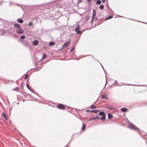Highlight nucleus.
<instances>
[{"label":"nucleus","instance_id":"nucleus-10","mask_svg":"<svg viewBox=\"0 0 147 147\" xmlns=\"http://www.w3.org/2000/svg\"><path fill=\"white\" fill-rule=\"evenodd\" d=\"M14 26L16 28V29L20 28V25L18 24H15L14 25Z\"/></svg>","mask_w":147,"mask_h":147},{"label":"nucleus","instance_id":"nucleus-19","mask_svg":"<svg viewBox=\"0 0 147 147\" xmlns=\"http://www.w3.org/2000/svg\"><path fill=\"white\" fill-rule=\"evenodd\" d=\"M26 87L30 90L32 91V89L30 86L29 85L27 84H26Z\"/></svg>","mask_w":147,"mask_h":147},{"label":"nucleus","instance_id":"nucleus-24","mask_svg":"<svg viewBox=\"0 0 147 147\" xmlns=\"http://www.w3.org/2000/svg\"><path fill=\"white\" fill-rule=\"evenodd\" d=\"M90 107L92 109H94L96 108V107L95 106L93 105H91Z\"/></svg>","mask_w":147,"mask_h":147},{"label":"nucleus","instance_id":"nucleus-39","mask_svg":"<svg viewBox=\"0 0 147 147\" xmlns=\"http://www.w3.org/2000/svg\"><path fill=\"white\" fill-rule=\"evenodd\" d=\"M16 89H17V88H16L15 89V90H16Z\"/></svg>","mask_w":147,"mask_h":147},{"label":"nucleus","instance_id":"nucleus-5","mask_svg":"<svg viewBox=\"0 0 147 147\" xmlns=\"http://www.w3.org/2000/svg\"><path fill=\"white\" fill-rule=\"evenodd\" d=\"M70 44V42L69 41L65 43L62 45V49H64L66 47L68 46Z\"/></svg>","mask_w":147,"mask_h":147},{"label":"nucleus","instance_id":"nucleus-9","mask_svg":"<svg viewBox=\"0 0 147 147\" xmlns=\"http://www.w3.org/2000/svg\"><path fill=\"white\" fill-rule=\"evenodd\" d=\"M38 43V42L37 40H35L33 41V45L36 46L37 45Z\"/></svg>","mask_w":147,"mask_h":147},{"label":"nucleus","instance_id":"nucleus-13","mask_svg":"<svg viewBox=\"0 0 147 147\" xmlns=\"http://www.w3.org/2000/svg\"><path fill=\"white\" fill-rule=\"evenodd\" d=\"M99 111L98 109H95L94 110H91V111L93 113H96L99 112Z\"/></svg>","mask_w":147,"mask_h":147},{"label":"nucleus","instance_id":"nucleus-25","mask_svg":"<svg viewBox=\"0 0 147 147\" xmlns=\"http://www.w3.org/2000/svg\"><path fill=\"white\" fill-rule=\"evenodd\" d=\"M107 108L109 110H112L113 109V108L111 107H107Z\"/></svg>","mask_w":147,"mask_h":147},{"label":"nucleus","instance_id":"nucleus-22","mask_svg":"<svg viewBox=\"0 0 147 147\" xmlns=\"http://www.w3.org/2000/svg\"><path fill=\"white\" fill-rule=\"evenodd\" d=\"M46 56V55L45 54H44L43 55V57L41 59V61L44 58H45Z\"/></svg>","mask_w":147,"mask_h":147},{"label":"nucleus","instance_id":"nucleus-33","mask_svg":"<svg viewBox=\"0 0 147 147\" xmlns=\"http://www.w3.org/2000/svg\"><path fill=\"white\" fill-rule=\"evenodd\" d=\"M91 0H87V1L88 2H91Z\"/></svg>","mask_w":147,"mask_h":147},{"label":"nucleus","instance_id":"nucleus-20","mask_svg":"<svg viewBox=\"0 0 147 147\" xmlns=\"http://www.w3.org/2000/svg\"><path fill=\"white\" fill-rule=\"evenodd\" d=\"M26 37L25 36L22 35L20 36V38L22 39H25Z\"/></svg>","mask_w":147,"mask_h":147},{"label":"nucleus","instance_id":"nucleus-37","mask_svg":"<svg viewBox=\"0 0 147 147\" xmlns=\"http://www.w3.org/2000/svg\"><path fill=\"white\" fill-rule=\"evenodd\" d=\"M65 147H68V146H66Z\"/></svg>","mask_w":147,"mask_h":147},{"label":"nucleus","instance_id":"nucleus-23","mask_svg":"<svg viewBox=\"0 0 147 147\" xmlns=\"http://www.w3.org/2000/svg\"><path fill=\"white\" fill-rule=\"evenodd\" d=\"M100 8L101 9H102L104 8V6L103 5H101L100 6Z\"/></svg>","mask_w":147,"mask_h":147},{"label":"nucleus","instance_id":"nucleus-3","mask_svg":"<svg viewBox=\"0 0 147 147\" xmlns=\"http://www.w3.org/2000/svg\"><path fill=\"white\" fill-rule=\"evenodd\" d=\"M80 28V25L79 24L77 25L75 29V31L78 34H79L81 32L79 30Z\"/></svg>","mask_w":147,"mask_h":147},{"label":"nucleus","instance_id":"nucleus-1","mask_svg":"<svg viewBox=\"0 0 147 147\" xmlns=\"http://www.w3.org/2000/svg\"><path fill=\"white\" fill-rule=\"evenodd\" d=\"M127 127L133 130H139V129L132 123H130L127 126Z\"/></svg>","mask_w":147,"mask_h":147},{"label":"nucleus","instance_id":"nucleus-27","mask_svg":"<svg viewBox=\"0 0 147 147\" xmlns=\"http://www.w3.org/2000/svg\"><path fill=\"white\" fill-rule=\"evenodd\" d=\"M3 117H4V119H6L7 120V118H6V116L5 114H4L3 115Z\"/></svg>","mask_w":147,"mask_h":147},{"label":"nucleus","instance_id":"nucleus-2","mask_svg":"<svg viewBox=\"0 0 147 147\" xmlns=\"http://www.w3.org/2000/svg\"><path fill=\"white\" fill-rule=\"evenodd\" d=\"M99 115H100L102 116V117L100 118V119L102 121H104L105 119L106 114L103 111L100 112L99 113Z\"/></svg>","mask_w":147,"mask_h":147},{"label":"nucleus","instance_id":"nucleus-35","mask_svg":"<svg viewBox=\"0 0 147 147\" xmlns=\"http://www.w3.org/2000/svg\"><path fill=\"white\" fill-rule=\"evenodd\" d=\"M117 82V81L116 80L114 82L115 83H116Z\"/></svg>","mask_w":147,"mask_h":147},{"label":"nucleus","instance_id":"nucleus-30","mask_svg":"<svg viewBox=\"0 0 147 147\" xmlns=\"http://www.w3.org/2000/svg\"><path fill=\"white\" fill-rule=\"evenodd\" d=\"M25 45L26 46H28L29 45V44L28 43H26Z\"/></svg>","mask_w":147,"mask_h":147},{"label":"nucleus","instance_id":"nucleus-34","mask_svg":"<svg viewBox=\"0 0 147 147\" xmlns=\"http://www.w3.org/2000/svg\"><path fill=\"white\" fill-rule=\"evenodd\" d=\"M89 111H89V110H86V112H89Z\"/></svg>","mask_w":147,"mask_h":147},{"label":"nucleus","instance_id":"nucleus-8","mask_svg":"<svg viewBox=\"0 0 147 147\" xmlns=\"http://www.w3.org/2000/svg\"><path fill=\"white\" fill-rule=\"evenodd\" d=\"M99 117L98 116H96L91 118L89 120V121H91L92 120H96L99 119Z\"/></svg>","mask_w":147,"mask_h":147},{"label":"nucleus","instance_id":"nucleus-14","mask_svg":"<svg viewBox=\"0 0 147 147\" xmlns=\"http://www.w3.org/2000/svg\"><path fill=\"white\" fill-rule=\"evenodd\" d=\"M108 117L109 119H111L113 118V115L109 113L108 114Z\"/></svg>","mask_w":147,"mask_h":147},{"label":"nucleus","instance_id":"nucleus-15","mask_svg":"<svg viewBox=\"0 0 147 147\" xmlns=\"http://www.w3.org/2000/svg\"><path fill=\"white\" fill-rule=\"evenodd\" d=\"M86 125L84 124H82V131H83L85 129V128L86 127Z\"/></svg>","mask_w":147,"mask_h":147},{"label":"nucleus","instance_id":"nucleus-11","mask_svg":"<svg viewBox=\"0 0 147 147\" xmlns=\"http://www.w3.org/2000/svg\"><path fill=\"white\" fill-rule=\"evenodd\" d=\"M121 110L122 112H125L127 111V109L125 108H121Z\"/></svg>","mask_w":147,"mask_h":147},{"label":"nucleus","instance_id":"nucleus-6","mask_svg":"<svg viewBox=\"0 0 147 147\" xmlns=\"http://www.w3.org/2000/svg\"><path fill=\"white\" fill-rule=\"evenodd\" d=\"M57 107L59 109H65V107L64 105L61 104H59L57 105Z\"/></svg>","mask_w":147,"mask_h":147},{"label":"nucleus","instance_id":"nucleus-7","mask_svg":"<svg viewBox=\"0 0 147 147\" xmlns=\"http://www.w3.org/2000/svg\"><path fill=\"white\" fill-rule=\"evenodd\" d=\"M96 16V11L95 10H93V14L92 17V19L91 20V22H92L94 20V18Z\"/></svg>","mask_w":147,"mask_h":147},{"label":"nucleus","instance_id":"nucleus-32","mask_svg":"<svg viewBox=\"0 0 147 147\" xmlns=\"http://www.w3.org/2000/svg\"><path fill=\"white\" fill-rule=\"evenodd\" d=\"M102 1L103 3H105L106 1V0H102Z\"/></svg>","mask_w":147,"mask_h":147},{"label":"nucleus","instance_id":"nucleus-17","mask_svg":"<svg viewBox=\"0 0 147 147\" xmlns=\"http://www.w3.org/2000/svg\"><path fill=\"white\" fill-rule=\"evenodd\" d=\"M54 44L55 43L53 42H51L49 43V45L51 46H53Z\"/></svg>","mask_w":147,"mask_h":147},{"label":"nucleus","instance_id":"nucleus-28","mask_svg":"<svg viewBox=\"0 0 147 147\" xmlns=\"http://www.w3.org/2000/svg\"><path fill=\"white\" fill-rule=\"evenodd\" d=\"M28 74H27L26 75V76L25 77V78H24L25 79H26V78H27L28 77Z\"/></svg>","mask_w":147,"mask_h":147},{"label":"nucleus","instance_id":"nucleus-31","mask_svg":"<svg viewBox=\"0 0 147 147\" xmlns=\"http://www.w3.org/2000/svg\"><path fill=\"white\" fill-rule=\"evenodd\" d=\"M32 25V23L31 22H30L28 24V25L31 26Z\"/></svg>","mask_w":147,"mask_h":147},{"label":"nucleus","instance_id":"nucleus-21","mask_svg":"<svg viewBox=\"0 0 147 147\" xmlns=\"http://www.w3.org/2000/svg\"><path fill=\"white\" fill-rule=\"evenodd\" d=\"M101 3V2L100 0H98L96 2V3L97 4H100Z\"/></svg>","mask_w":147,"mask_h":147},{"label":"nucleus","instance_id":"nucleus-38","mask_svg":"<svg viewBox=\"0 0 147 147\" xmlns=\"http://www.w3.org/2000/svg\"><path fill=\"white\" fill-rule=\"evenodd\" d=\"M3 33H4V31H3Z\"/></svg>","mask_w":147,"mask_h":147},{"label":"nucleus","instance_id":"nucleus-4","mask_svg":"<svg viewBox=\"0 0 147 147\" xmlns=\"http://www.w3.org/2000/svg\"><path fill=\"white\" fill-rule=\"evenodd\" d=\"M16 32L18 34H21L24 32V30L20 27L16 29Z\"/></svg>","mask_w":147,"mask_h":147},{"label":"nucleus","instance_id":"nucleus-12","mask_svg":"<svg viewBox=\"0 0 147 147\" xmlns=\"http://www.w3.org/2000/svg\"><path fill=\"white\" fill-rule=\"evenodd\" d=\"M17 21L18 22L20 23H22L23 22V20L20 19H17Z\"/></svg>","mask_w":147,"mask_h":147},{"label":"nucleus","instance_id":"nucleus-26","mask_svg":"<svg viewBox=\"0 0 147 147\" xmlns=\"http://www.w3.org/2000/svg\"><path fill=\"white\" fill-rule=\"evenodd\" d=\"M74 49H75V47H73L70 50V51L71 52H72L74 51Z\"/></svg>","mask_w":147,"mask_h":147},{"label":"nucleus","instance_id":"nucleus-36","mask_svg":"<svg viewBox=\"0 0 147 147\" xmlns=\"http://www.w3.org/2000/svg\"><path fill=\"white\" fill-rule=\"evenodd\" d=\"M3 35V34H0V35Z\"/></svg>","mask_w":147,"mask_h":147},{"label":"nucleus","instance_id":"nucleus-16","mask_svg":"<svg viewBox=\"0 0 147 147\" xmlns=\"http://www.w3.org/2000/svg\"><path fill=\"white\" fill-rule=\"evenodd\" d=\"M101 98H104V99H107V96L105 95H102L101 96Z\"/></svg>","mask_w":147,"mask_h":147},{"label":"nucleus","instance_id":"nucleus-29","mask_svg":"<svg viewBox=\"0 0 147 147\" xmlns=\"http://www.w3.org/2000/svg\"><path fill=\"white\" fill-rule=\"evenodd\" d=\"M82 0H78V3H80L81 2Z\"/></svg>","mask_w":147,"mask_h":147},{"label":"nucleus","instance_id":"nucleus-18","mask_svg":"<svg viewBox=\"0 0 147 147\" xmlns=\"http://www.w3.org/2000/svg\"><path fill=\"white\" fill-rule=\"evenodd\" d=\"M113 17V16H108V17H107V18H106V19H105V20H109V19H110L111 18H112Z\"/></svg>","mask_w":147,"mask_h":147}]
</instances>
